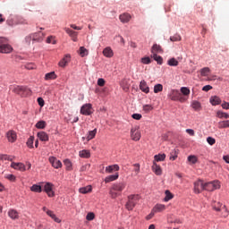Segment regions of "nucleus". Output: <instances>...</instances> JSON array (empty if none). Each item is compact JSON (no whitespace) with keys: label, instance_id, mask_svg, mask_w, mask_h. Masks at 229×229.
I'll return each instance as SVG.
<instances>
[{"label":"nucleus","instance_id":"obj_1","mask_svg":"<svg viewBox=\"0 0 229 229\" xmlns=\"http://www.w3.org/2000/svg\"><path fill=\"white\" fill-rule=\"evenodd\" d=\"M167 98L171 99V101H179L180 103H185V101H187V98L183 97L178 89H171Z\"/></svg>","mask_w":229,"mask_h":229},{"label":"nucleus","instance_id":"obj_2","mask_svg":"<svg viewBox=\"0 0 229 229\" xmlns=\"http://www.w3.org/2000/svg\"><path fill=\"white\" fill-rule=\"evenodd\" d=\"M139 199H140V196L139 195H131L128 197V201L125 205L127 210H131L132 208H135V205L139 203Z\"/></svg>","mask_w":229,"mask_h":229},{"label":"nucleus","instance_id":"obj_3","mask_svg":"<svg viewBox=\"0 0 229 229\" xmlns=\"http://www.w3.org/2000/svg\"><path fill=\"white\" fill-rule=\"evenodd\" d=\"M12 51H13V48L7 43L6 38H0V53L8 54Z\"/></svg>","mask_w":229,"mask_h":229},{"label":"nucleus","instance_id":"obj_4","mask_svg":"<svg viewBox=\"0 0 229 229\" xmlns=\"http://www.w3.org/2000/svg\"><path fill=\"white\" fill-rule=\"evenodd\" d=\"M13 92L18 94V96H27L28 94H31V90L25 86H14Z\"/></svg>","mask_w":229,"mask_h":229},{"label":"nucleus","instance_id":"obj_5","mask_svg":"<svg viewBox=\"0 0 229 229\" xmlns=\"http://www.w3.org/2000/svg\"><path fill=\"white\" fill-rule=\"evenodd\" d=\"M217 189H221V184L219 183V181L205 182L204 191L212 192L214 191H217Z\"/></svg>","mask_w":229,"mask_h":229},{"label":"nucleus","instance_id":"obj_6","mask_svg":"<svg viewBox=\"0 0 229 229\" xmlns=\"http://www.w3.org/2000/svg\"><path fill=\"white\" fill-rule=\"evenodd\" d=\"M55 184L53 182H45L43 186V191L48 196V198H55Z\"/></svg>","mask_w":229,"mask_h":229},{"label":"nucleus","instance_id":"obj_7","mask_svg":"<svg viewBox=\"0 0 229 229\" xmlns=\"http://www.w3.org/2000/svg\"><path fill=\"white\" fill-rule=\"evenodd\" d=\"M93 113L92 104H85L81 107V114L82 115H91Z\"/></svg>","mask_w":229,"mask_h":229},{"label":"nucleus","instance_id":"obj_8","mask_svg":"<svg viewBox=\"0 0 229 229\" xmlns=\"http://www.w3.org/2000/svg\"><path fill=\"white\" fill-rule=\"evenodd\" d=\"M202 191H205V183L203 180L199 179L194 182V192L195 194H200Z\"/></svg>","mask_w":229,"mask_h":229},{"label":"nucleus","instance_id":"obj_9","mask_svg":"<svg viewBox=\"0 0 229 229\" xmlns=\"http://www.w3.org/2000/svg\"><path fill=\"white\" fill-rule=\"evenodd\" d=\"M71 62V55H65L58 63L59 67L64 68L67 67L69 63Z\"/></svg>","mask_w":229,"mask_h":229},{"label":"nucleus","instance_id":"obj_10","mask_svg":"<svg viewBox=\"0 0 229 229\" xmlns=\"http://www.w3.org/2000/svg\"><path fill=\"white\" fill-rule=\"evenodd\" d=\"M6 139L9 142L13 143L17 140V132L13 130H10L6 132Z\"/></svg>","mask_w":229,"mask_h":229},{"label":"nucleus","instance_id":"obj_11","mask_svg":"<svg viewBox=\"0 0 229 229\" xmlns=\"http://www.w3.org/2000/svg\"><path fill=\"white\" fill-rule=\"evenodd\" d=\"M131 137L132 140H140V131H139V128L134 127L131 130Z\"/></svg>","mask_w":229,"mask_h":229},{"label":"nucleus","instance_id":"obj_12","mask_svg":"<svg viewBox=\"0 0 229 229\" xmlns=\"http://www.w3.org/2000/svg\"><path fill=\"white\" fill-rule=\"evenodd\" d=\"M65 33L69 35V37L72 38L73 42H78V32L69 29V28H64Z\"/></svg>","mask_w":229,"mask_h":229},{"label":"nucleus","instance_id":"obj_13","mask_svg":"<svg viewBox=\"0 0 229 229\" xmlns=\"http://www.w3.org/2000/svg\"><path fill=\"white\" fill-rule=\"evenodd\" d=\"M113 191H116V192H123V189H126V182H116L112 186Z\"/></svg>","mask_w":229,"mask_h":229},{"label":"nucleus","instance_id":"obj_14","mask_svg":"<svg viewBox=\"0 0 229 229\" xmlns=\"http://www.w3.org/2000/svg\"><path fill=\"white\" fill-rule=\"evenodd\" d=\"M49 162L51 165L55 167V169H60V167H62V161L58 160L55 157H50Z\"/></svg>","mask_w":229,"mask_h":229},{"label":"nucleus","instance_id":"obj_15","mask_svg":"<svg viewBox=\"0 0 229 229\" xmlns=\"http://www.w3.org/2000/svg\"><path fill=\"white\" fill-rule=\"evenodd\" d=\"M33 37V42H42L44 40V38L46 37V34L42 31H38L32 34Z\"/></svg>","mask_w":229,"mask_h":229},{"label":"nucleus","instance_id":"obj_16","mask_svg":"<svg viewBox=\"0 0 229 229\" xmlns=\"http://www.w3.org/2000/svg\"><path fill=\"white\" fill-rule=\"evenodd\" d=\"M11 167L13 169H15L16 171H21V172L26 171V165L22 163L12 162Z\"/></svg>","mask_w":229,"mask_h":229},{"label":"nucleus","instance_id":"obj_17","mask_svg":"<svg viewBox=\"0 0 229 229\" xmlns=\"http://www.w3.org/2000/svg\"><path fill=\"white\" fill-rule=\"evenodd\" d=\"M213 208L214 210H216V212H221V208H224L225 210V214H224V217H227L228 216V210L226 208H225V206H223V204L221 202H217L216 205H213Z\"/></svg>","mask_w":229,"mask_h":229},{"label":"nucleus","instance_id":"obj_18","mask_svg":"<svg viewBox=\"0 0 229 229\" xmlns=\"http://www.w3.org/2000/svg\"><path fill=\"white\" fill-rule=\"evenodd\" d=\"M152 171L157 176H162V167H160L156 161H153Z\"/></svg>","mask_w":229,"mask_h":229},{"label":"nucleus","instance_id":"obj_19","mask_svg":"<svg viewBox=\"0 0 229 229\" xmlns=\"http://www.w3.org/2000/svg\"><path fill=\"white\" fill-rule=\"evenodd\" d=\"M140 89L145 94H149V86H148V82H146V81H141L140 82Z\"/></svg>","mask_w":229,"mask_h":229},{"label":"nucleus","instance_id":"obj_20","mask_svg":"<svg viewBox=\"0 0 229 229\" xmlns=\"http://www.w3.org/2000/svg\"><path fill=\"white\" fill-rule=\"evenodd\" d=\"M119 19L121 22H123V24H126L128 23L129 21H131V15L128 13H124L119 16Z\"/></svg>","mask_w":229,"mask_h":229},{"label":"nucleus","instance_id":"obj_21","mask_svg":"<svg viewBox=\"0 0 229 229\" xmlns=\"http://www.w3.org/2000/svg\"><path fill=\"white\" fill-rule=\"evenodd\" d=\"M119 178V173H115L114 174L108 175L105 178L104 182L106 183H110V182H115Z\"/></svg>","mask_w":229,"mask_h":229},{"label":"nucleus","instance_id":"obj_22","mask_svg":"<svg viewBox=\"0 0 229 229\" xmlns=\"http://www.w3.org/2000/svg\"><path fill=\"white\" fill-rule=\"evenodd\" d=\"M103 55L106 58H112V56H114V51L110 47H107L103 50Z\"/></svg>","mask_w":229,"mask_h":229},{"label":"nucleus","instance_id":"obj_23","mask_svg":"<svg viewBox=\"0 0 229 229\" xmlns=\"http://www.w3.org/2000/svg\"><path fill=\"white\" fill-rule=\"evenodd\" d=\"M209 102L213 106H216L217 105H221V98L217 96H213L209 98Z\"/></svg>","mask_w":229,"mask_h":229},{"label":"nucleus","instance_id":"obj_24","mask_svg":"<svg viewBox=\"0 0 229 229\" xmlns=\"http://www.w3.org/2000/svg\"><path fill=\"white\" fill-rule=\"evenodd\" d=\"M47 215L49 216V217H51V219H53L55 223H62V220L58 218L52 210H47Z\"/></svg>","mask_w":229,"mask_h":229},{"label":"nucleus","instance_id":"obj_25","mask_svg":"<svg viewBox=\"0 0 229 229\" xmlns=\"http://www.w3.org/2000/svg\"><path fill=\"white\" fill-rule=\"evenodd\" d=\"M191 108H193V110H195V112H200L201 103H199V101H198V100H193L191 102Z\"/></svg>","mask_w":229,"mask_h":229},{"label":"nucleus","instance_id":"obj_26","mask_svg":"<svg viewBox=\"0 0 229 229\" xmlns=\"http://www.w3.org/2000/svg\"><path fill=\"white\" fill-rule=\"evenodd\" d=\"M38 137L39 140H42V142H47V140H49V136L45 131L38 133Z\"/></svg>","mask_w":229,"mask_h":229},{"label":"nucleus","instance_id":"obj_27","mask_svg":"<svg viewBox=\"0 0 229 229\" xmlns=\"http://www.w3.org/2000/svg\"><path fill=\"white\" fill-rule=\"evenodd\" d=\"M79 192H80L81 194H89V192H92V186L88 185V186L80 188V189H79Z\"/></svg>","mask_w":229,"mask_h":229},{"label":"nucleus","instance_id":"obj_28","mask_svg":"<svg viewBox=\"0 0 229 229\" xmlns=\"http://www.w3.org/2000/svg\"><path fill=\"white\" fill-rule=\"evenodd\" d=\"M114 171H119L118 165H112L106 167V173H114Z\"/></svg>","mask_w":229,"mask_h":229},{"label":"nucleus","instance_id":"obj_29","mask_svg":"<svg viewBox=\"0 0 229 229\" xmlns=\"http://www.w3.org/2000/svg\"><path fill=\"white\" fill-rule=\"evenodd\" d=\"M79 157H81V158H90V151L87 149L81 150L79 152Z\"/></svg>","mask_w":229,"mask_h":229},{"label":"nucleus","instance_id":"obj_30","mask_svg":"<svg viewBox=\"0 0 229 229\" xmlns=\"http://www.w3.org/2000/svg\"><path fill=\"white\" fill-rule=\"evenodd\" d=\"M8 216L11 219H19V212L15 209H11L8 211Z\"/></svg>","mask_w":229,"mask_h":229},{"label":"nucleus","instance_id":"obj_31","mask_svg":"<svg viewBox=\"0 0 229 229\" xmlns=\"http://www.w3.org/2000/svg\"><path fill=\"white\" fill-rule=\"evenodd\" d=\"M153 212L157 213V212H162L164 210H165V205L164 204H157L154 208H153Z\"/></svg>","mask_w":229,"mask_h":229},{"label":"nucleus","instance_id":"obj_32","mask_svg":"<svg viewBox=\"0 0 229 229\" xmlns=\"http://www.w3.org/2000/svg\"><path fill=\"white\" fill-rule=\"evenodd\" d=\"M162 47H160L157 44L153 45L152 49H151V53L152 55H157V53H162Z\"/></svg>","mask_w":229,"mask_h":229},{"label":"nucleus","instance_id":"obj_33","mask_svg":"<svg viewBox=\"0 0 229 229\" xmlns=\"http://www.w3.org/2000/svg\"><path fill=\"white\" fill-rule=\"evenodd\" d=\"M30 191H31V192H38V193H40V192H42V186L39 185V184H33V185L30 187Z\"/></svg>","mask_w":229,"mask_h":229},{"label":"nucleus","instance_id":"obj_34","mask_svg":"<svg viewBox=\"0 0 229 229\" xmlns=\"http://www.w3.org/2000/svg\"><path fill=\"white\" fill-rule=\"evenodd\" d=\"M178 60L174 57H172L167 61V64L170 65V67H178Z\"/></svg>","mask_w":229,"mask_h":229},{"label":"nucleus","instance_id":"obj_35","mask_svg":"<svg viewBox=\"0 0 229 229\" xmlns=\"http://www.w3.org/2000/svg\"><path fill=\"white\" fill-rule=\"evenodd\" d=\"M165 197L164 198V201L167 202L170 201V199H173V198H174V196L173 195V193H171V191L169 190H166L165 191Z\"/></svg>","mask_w":229,"mask_h":229},{"label":"nucleus","instance_id":"obj_36","mask_svg":"<svg viewBox=\"0 0 229 229\" xmlns=\"http://www.w3.org/2000/svg\"><path fill=\"white\" fill-rule=\"evenodd\" d=\"M121 87L124 92H128V90H130V84H128V81L126 80L122 81Z\"/></svg>","mask_w":229,"mask_h":229},{"label":"nucleus","instance_id":"obj_37","mask_svg":"<svg viewBox=\"0 0 229 229\" xmlns=\"http://www.w3.org/2000/svg\"><path fill=\"white\" fill-rule=\"evenodd\" d=\"M216 117H218L219 119H229V114L222 111H217Z\"/></svg>","mask_w":229,"mask_h":229},{"label":"nucleus","instance_id":"obj_38","mask_svg":"<svg viewBox=\"0 0 229 229\" xmlns=\"http://www.w3.org/2000/svg\"><path fill=\"white\" fill-rule=\"evenodd\" d=\"M155 162H164L165 160V154H158L154 157Z\"/></svg>","mask_w":229,"mask_h":229},{"label":"nucleus","instance_id":"obj_39","mask_svg":"<svg viewBox=\"0 0 229 229\" xmlns=\"http://www.w3.org/2000/svg\"><path fill=\"white\" fill-rule=\"evenodd\" d=\"M45 80H56V73L55 72H48L45 75Z\"/></svg>","mask_w":229,"mask_h":229},{"label":"nucleus","instance_id":"obj_40","mask_svg":"<svg viewBox=\"0 0 229 229\" xmlns=\"http://www.w3.org/2000/svg\"><path fill=\"white\" fill-rule=\"evenodd\" d=\"M152 58H154V60L157 62L159 65H162V64L164 63V59L162 58V56L157 54L152 55Z\"/></svg>","mask_w":229,"mask_h":229},{"label":"nucleus","instance_id":"obj_41","mask_svg":"<svg viewBox=\"0 0 229 229\" xmlns=\"http://www.w3.org/2000/svg\"><path fill=\"white\" fill-rule=\"evenodd\" d=\"M181 94H182L183 98H185L191 94V89H189L187 87H182Z\"/></svg>","mask_w":229,"mask_h":229},{"label":"nucleus","instance_id":"obj_42","mask_svg":"<svg viewBox=\"0 0 229 229\" xmlns=\"http://www.w3.org/2000/svg\"><path fill=\"white\" fill-rule=\"evenodd\" d=\"M64 164L66 166L67 171H71L72 169V162L70 159H64Z\"/></svg>","mask_w":229,"mask_h":229},{"label":"nucleus","instance_id":"obj_43","mask_svg":"<svg viewBox=\"0 0 229 229\" xmlns=\"http://www.w3.org/2000/svg\"><path fill=\"white\" fill-rule=\"evenodd\" d=\"M218 128L220 129L229 128V120L219 122Z\"/></svg>","mask_w":229,"mask_h":229},{"label":"nucleus","instance_id":"obj_44","mask_svg":"<svg viewBox=\"0 0 229 229\" xmlns=\"http://www.w3.org/2000/svg\"><path fill=\"white\" fill-rule=\"evenodd\" d=\"M80 55L83 58V56H87L89 55V50L84 47H81L79 50Z\"/></svg>","mask_w":229,"mask_h":229},{"label":"nucleus","instance_id":"obj_45","mask_svg":"<svg viewBox=\"0 0 229 229\" xmlns=\"http://www.w3.org/2000/svg\"><path fill=\"white\" fill-rule=\"evenodd\" d=\"M171 42H180L182 40V36L180 34H175L170 37Z\"/></svg>","mask_w":229,"mask_h":229},{"label":"nucleus","instance_id":"obj_46","mask_svg":"<svg viewBox=\"0 0 229 229\" xmlns=\"http://www.w3.org/2000/svg\"><path fill=\"white\" fill-rule=\"evenodd\" d=\"M164 90V86L162 84H157L154 86L155 94H158V92H162Z\"/></svg>","mask_w":229,"mask_h":229},{"label":"nucleus","instance_id":"obj_47","mask_svg":"<svg viewBox=\"0 0 229 229\" xmlns=\"http://www.w3.org/2000/svg\"><path fill=\"white\" fill-rule=\"evenodd\" d=\"M188 162H190V164H197L198 163V157L194 156V155H191L188 157Z\"/></svg>","mask_w":229,"mask_h":229},{"label":"nucleus","instance_id":"obj_48","mask_svg":"<svg viewBox=\"0 0 229 229\" xmlns=\"http://www.w3.org/2000/svg\"><path fill=\"white\" fill-rule=\"evenodd\" d=\"M98 133V130L94 129L93 131L89 132V135L87 137L88 140H92V139H94V137H96V134Z\"/></svg>","mask_w":229,"mask_h":229},{"label":"nucleus","instance_id":"obj_49","mask_svg":"<svg viewBox=\"0 0 229 229\" xmlns=\"http://www.w3.org/2000/svg\"><path fill=\"white\" fill-rule=\"evenodd\" d=\"M36 128L38 130H44L46 128V121H39L36 123Z\"/></svg>","mask_w":229,"mask_h":229},{"label":"nucleus","instance_id":"obj_50","mask_svg":"<svg viewBox=\"0 0 229 229\" xmlns=\"http://www.w3.org/2000/svg\"><path fill=\"white\" fill-rule=\"evenodd\" d=\"M109 194L111 196V198H113V199H115V198H117V196H119V192H117V191L114 190L111 188Z\"/></svg>","mask_w":229,"mask_h":229},{"label":"nucleus","instance_id":"obj_51","mask_svg":"<svg viewBox=\"0 0 229 229\" xmlns=\"http://www.w3.org/2000/svg\"><path fill=\"white\" fill-rule=\"evenodd\" d=\"M96 215L93 212H89L86 216L87 221H94Z\"/></svg>","mask_w":229,"mask_h":229},{"label":"nucleus","instance_id":"obj_52","mask_svg":"<svg viewBox=\"0 0 229 229\" xmlns=\"http://www.w3.org/2000/svg\"><path fill=\"white\" fill-rule=\"evenodd\" d=\"M47 44H56V39H55V36H49L47 38Z\"/></svg>","mask_w":229,"mask_h":229},{"label":"nucleus","instance_id":"obj_53","mask_svg":"<svg viewBox=\"0 0 229 229\" xmlns=\"http://www.w3.org/2000/svg\"><path fill=\"white\" fill-rule=\"evenodd\" d=\"M210 72V68L205 67L200 70L201 76H207L208 73Z\"/></svg>","mask_w":229,"mask_h":229},{"label":"nucleus","instance_id":"obj_54","mask_svg":"<svg viewBox=\"0 0 229 229\" xmlns=\"http://www.w3.org/2000/svg\"><path fill=\"white\" fill-rule=\"evenodd\" d=\"M153 110V106L151 105H145L143 106V111L148 114V112H151Z\"/></svg>","mask_w":229,"mask_h":229},{"label":"nucleus","instance_id":"obj_55","mask_svg":"<svg viewBox=\"0 0 229 229\" xmlns=\"http://www.w3.org/2000/svg\"><path fill=\"white\" fill-rule=\"evenodd\" d=\"M133 167H134V172L136 173V174H139V173H140V164L135 163L133 165Z\"/></svg>","mask_w":229,"mask_h":229},{"label":"nucleus","instance_id":"obj_56","mask_svg":"<svg viewBox=\"0 0 229 229\" xmlns=\"http://www.w3.org/2000/svg\"><path fill=\"white\" fill-rule=\"evenodd\" d=\"M31 40H32V42H33V35H32V34H30L29 36H27V37L25 38V42H26V44H28V45H30V44H31Z\"/></svg>","mask_w":229,"mask_h":229},{"label":"nucleus","instance_id":"obj_57","mask_svg":"<svg viewBox=\"0 0 229 229\" xmlns=\"http://www.w3.org/2000/svg\"><path fill=\"white\" fill-rule=\"evenodd\" d=\"M141 63L144 64L145 65H148L151 64V59L149 57H142Z\"/></svg>","mask_w":229,"mask_h":229},{"label":"nucleus","instance_id":"obj_58","mask_svg":"<svg viewBox=\"0 0 229 229\" xmlns=\"http://www.w3.org/2000/svg\"><path fill=\"white\" fill-rule=\"evenodd\" d=\"M5 178H6L7 180H9L10 182H15V180H16L15 175H13V174H7V175L5 176Z\"/></svg>","mask_w":229,"mask_h":229},{"label":"nucleus","instance_id":"obj_59","mask_svg":"<svg viewBox=\"0 0 229 229\" xmlns=\"http://www.w3.org/2000/svg\"><path fill=\"white\" fill-rule=\"evenodd\" d=\"M132 119H135L136 121H140L142 119V114H133L131 115Z\"/></svg>","mask_w":229,"mask_h":229},{"label":"nucleus","instance_id":"obj_60","mask_svg":"<svg viewBox=\"0 0 229 229\" xmlns=\"http://www.w3.org/2000/svg\"><path fill=\"white\" fill-rule=\"evenodd\" d=\"M105 83H106L105 79L99 78V79L98 80V87H105Z\"/></svg>","mask_w":229,"mask_h":229},{"label":"nucleus","instance_id":"obj_61","mask_svg":"<svg viewBox=\"0 0 229 229\" xmlns=\"http://www.w3.org/2000/svg\"><path fill=\"white\" fill-rule=\"evenodd\" d=\"M186 133H188V135L191 137H194V135H196V132L192 129H186Z\"/></svg>","mask_w":229,"mask_h":229},{"label":"nucleus","instance_id":"obj_62","mask_svg":"<svg viewBox=\"0 0 229 229\" xmlns=\"http://www.w3.org/2000/svg\"><path fill=\"white\" fill-rule=\"evenodd\" d=\"M207 142L209 144H216V139L212 138V137H208L207 138Z\"/></svg>","mask_w":229,"mask_h":229},{"label":"nucleus","instance_id":"obj_63","mask_svg":"<svg viewBox=\"0 0 229 229\" xmlns=\"http://www.w3.org/2000/svg\"><path fill=\"white\" fill-rule=\"evenodd\" d=\"M38 103L39 106H41V107L44 106V105H45L44 98H38Z\"/></svg>","mask_w":229,"mask_h":229},{"label":"nucleus","instance_id":"obj_64","mask_svg":"<svg viewBox=\"0 0 229 229\" xmlns=\"http://www.w3.org/2000/svg\"><path fill=\"white\" fill-rule=\"evenodd\" d=\"M222 108H224V110H229V103L228 102H224L222 104Z\"/></svg>","mask_w":229,"mask_h":229}]
</instances>
